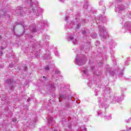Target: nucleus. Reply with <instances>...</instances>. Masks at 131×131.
<instances>
[{"label": "nucleus", "mask_w": 131, "mask_h": 131, "mask_svg": "<svg viewBox=\"0 0 131 131\" xmlns=\"http://www.w3.org/2000/svg\"><path fill=\"white\" fill-rule=\"evenodd\" d=\"M2 39V37H1V35H0V39Z\"/></svg>", "instance_id": "f03ea898"}, {"label": "nucleus", "mask_w": 131, "mask_h": 131, "mask_svg": "<svg viewBox=\"0 0 131 131\" xmlns=\"http://www.w3.org/2000/svg\"><path fill=\"white\" fill-rule=\"evenodd\" d=\"M45 69L46 70H49L50 69V68H49V66H47L46 68H45Z\"/></svg>", "instance_id": "f257e3e1"}, {"label": "nucleus", "mask_w": 131, "mask_h": 131, "mask_svg": "<svg viewBox=\"0 0 131 131\" xmlns=\"http://www.w3.org/2000/svg\"><path fill=\"white\" fill-rule=\"evenodd\" d=\"M43 78H45V76H43Z\"/></svg>", "instance_id": "7ed1b4c3"}]
</instances>
